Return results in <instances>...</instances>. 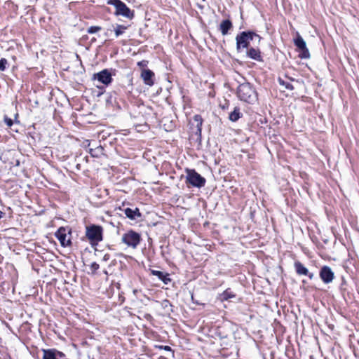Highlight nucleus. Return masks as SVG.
Listing matches in <instances>:
<instances>
[{"mask_svg": "<svg viewBox=\"0 0 359 359\" xmlns=\"http://www.w3.org/2000/svg\"><path fill=\"white\" fill-rule=\"evenodd\" d=\"M237 96L243 102L253 104L257 100V93L252 86L248 83L240 84L237 88Z\"/></svg>", "mask_w": 359, "mask_h": 359, "instance_id": "obj_1", "label": "nucleus"}, {"mask_svg": "<svg viewBox=\"0 0 359 359\" xmlns=\"http://www.w3.org/2000/svg\"><path fill=\"white\" fill-rule=\"evenodd\" d=\"M254 38H257L258 42H260L262 39V37L253 31H244L238 34L236 37L237 51H240L241 48L248 49L250 46V41H252Z\"/></svg>", "mask_w": 359, "mask_h": 359, "instance_id": "obj_2", "label": "nucleus"}, {"mask_svg": "<svg viewBox=\"0 0 359 359\" xmlns=\"http://www.w3.org/2000/svg\"><path fill=\"white\" fill-rule=\"evenodd\" d=\"M103 229L101 226L91 224L86 227V236L92 246L97 245L103 239Z\"/></svg>", "mask_w": 359, "mask_h": 359, "instance_id": "obj_3", "label": "nucleus"}, {"mask_svg": "<svg viewBox=\"0 0 359 359\" xmlns=\"http://www.w3.org/2000/svg\"><path fill=\"white\" fill-rule=\"evenodd\" d=\"M107 4L115 7L116 15H122L128 19H133L134 17V11L130 10L125 3L121 0H109Z\"/></svg>", "mask_w": 359, "mask_h": 359, "instance_id": "obj_4", "label": "nucleus"}, {"mask_svg": "<svg viewBox=\"0 0 359 359\" xmlns=\"http://www.w3.org/2000/svg\"><path fill=\"white\" fill-rule=\"evenodd\" d=\"M121 241L128 247L136 248L141 241V236L137 232L130 230L123 235Z\"/></svg>", "mask_w": 359, "mask_h": 359, "instance_id": "obj_5", "label": "nucleus"}, {"mask_svg": "<svg viewBox=\"0 0 359 359\" xmlns=\"http://www.w3.org/2000/svg\"><path fill=\"white\" fill-rule=\"evenodd\" d=\"M55 237L58 239L60 244L63 247L69 246L71 242V229L69 227H60L55 233Z\"/></svg>", "mask_w": 359, "mask_h": 359, "instance_id": "obj_6", "label": "nucleus"}, {"mask_svg": "<svg viewBox=\"0 0 359 359\" xmlns=\"http://www.w3.org/2000/svg\"><path fill=\"white\" fill-rule=\"evenodd\" d=\"M294 43L300 51L299 57L301 58L306 59L310 57L309 51L306 48V42L299 34H297V37L294 39Z\"/></svg>", "mask_w": 359, "mask_h": 359, "instance_id": "obj_7", "label": "nucleus"}, {"mask_svg": "<svg viewBox=\"0 0 359 359\" xmlns=\"http://www.w3.org/2000/svg\"><path fill=\"white\" fill-rule=\"evenodd\" d=\"M93 79H97L99 82L108 86L112 82V74L108 69H104L98 73L93 74Z\"/></svg>", "mask_w": 359, "mask_h": 359, "instance_id": "obj_8", "label": "nucleus"}, {"mask_svg": "<svg viewBox=\"0 0 359 359\" xmlns=\"http://www.w3.org/2000/svg\"><path fill=\"white\" fill-rule=\"evenodd\" d=\"M319 276L324 283L328 284L334 280V273L330 266H323L320 270Z\"/></svg>", "mask_w": 359, "mask_h": 359, "instance_id": "obj_9", "label": "nucleus"}, {"mask_svg": "<svg viewBox=\"0 0 359 359\" xmlns=\"http://www.w3.org/2000/svg\"><path fill=\"white\" fill-rule=\"evenodd\" d=\"M41 351L43 352V359H65V353L55 348H43Z\"/></svg>", "mask_w": 359, "mask_h": 359, "instance_id": "obj_10", "label": "nucleus"}, {"mask_svg": "<svg viewBox=\"0 0 359 359\" xmlns=\"http://www.w3.org/2000/svg\"><path fill=\"white\" fill-rule=\"evenodd\" d=\"M154 73L149 69H144L141 72L140 77L147 86H152L154 84Z\"/></svg>", "mask_w": 359, "mask_h": 359, "instance_id": "obj_11", "label": "nucleus"}, {"mask_svg": "<svg viewBox=\"0 0 359 359\" xmlns=\"http://www.w3.org/2000/svg\"><path fill=\"white\" fill-rule=\"evenodd\" d=\"M246 55L248 57L259 61L262 62L263 58L261 55V52L259 48H255L253 47L248 48L246 51Z\"/></svg>", "mask_w": 359, "mask_h": 359, "instance_id": "obj_12", "label": "nucleus"}, {"mask_svg": "<svg viewBox=\"0 0 359 359\" xmlns=\"http://www.w3.org/2000/svg\"><path fill=\"white\" fill-rule=\"evenodd\" d=\"M123 211L126 217L132 220H135L137 218H140L142 217V214L137 208H135V209L127 208L124 209Z\"/></svg>", "mask_w": 359, "mask_h": 359, "instance_id": "obj_13", "label": "nucleus"}, {"mask_svg": "<svg viewBox=\"0 0 359 359\" xmlns=\"http://www.w3.org/2000/svg\"><path fill=\"white\" fill-rule=\"evenodd\" d=\"M233 28V24L229 19H226L222 21L219 25V30L222 35H226L229 30Z\"/></svg>", "mask_w": 359, "mask_h": 359, "instance_id": "obj_14", "label": "nucleus"}, {"mask_svg": "<svg viewBox=\"0 0 359 359\" xmlns=\"http://www.w3.org/2000/svg\"><path fill=\"white\" fill-rule=\"evenodd\" d=\"M192 125L196 124V134L201 135V127L203 124V118L201 115L196 114L194 116Z\"/></svg>", "mask_w": 359, "mask_h": 359, "instance_id": "obj_15", "label": "nucleus"}, {"mask_svg": "<svg viewBox=\"0 0 359 359\" xmlns=\"http://www.w3.org/2000/svg\"><path fill=\"white\" fill-rule=\"evenodd\" d=\"M151 274L157 276L158 279L162 280L165 284H168L171 281V279L168 277V274H164L162 271L152 270Z\"/></svg>", "mask_w": 359, "mask_h": 359, "instance_id": "obj_16", "label": "nucleus"}, {"mask_svg": "<svg viewBox=\"0 0 359 359\" xmlns=\"http://www.w3.org/2000/svg\"><path fill=\"white\" fill-rule=\"evenodd\" d=\"M89 154L91 155V156L95 158H100L102 155H104V148L102 146L99 145L96 147L95 148H91L89 149Z\"/></svg>", "mask_w": 359, "mask_h": 359, "instance_id": "obj_17", "label": "nucleus"}, {"mask_svg": "<svg viewBox=\"0 0 359 359\" xmlns=\"http://www.w3.org/2000/svg\"><path fill=\"white\" fill-rule=\"evenodd\" d=\"M294 268L298 275L306 276L309 274V270L299 261L294 262Z\"/></svg>", "mask_w": 359, "mask_h": 359, "instance_id": "obj_18", "label": "nucleus"}, {"mask_svg": "<svg viewBox=\"0 0 359 359\" xmlns=\"http://www.w3.org/2000/svg\"><path fill=\"white\" fill-rule=\"evenodd\" d=\"M187 175L185 180H205L204 177H201L198 173H197L194 170H186Z\"/></svg>", "mask_w": 359, "mask_h": 359, "instance_id": "obj_19", "label": "nucleus"}, {"mask_svg": "<svg viewBox=\"0 0 359 359\" xmlns=\"http://www.w3.org/2000/svg\"><path fill=\"white\" fill-rule=\"evenodd\" d=\"M241 113L240 111V108L235 107L233 111L229 114V118L230 121L235 122L241 118Z\"/></svg>", "mask_w": 359, "mask_h": 359, "instance_id": "obj_20", "label": "nucleus"}, {"mask_svg": "<svg viewBox=\"0 0 359 359\" xmlns=\"http://www.w3.org/2000/svg\"><path fill=\"white\" fill-rule=\"evenodd\" d=\"M235 297L236 294L230 289H227L220 294V299L222 301H228Z\"/></svg>", "mask_w": 359, "mask_h": 359, "instance_id": "obj_21", "label": "nucleus"}, {"mask_svg": "<svg viewBox=\"0 0 359 359\" xmlns=\"http://www.w3.org/2000/svg\"><path fill=\"white\" fill-rule=\"evenodd\" d=\"M187 187L189 188L191 187H195L198 188H201L205 186V183L206 181H186Z\"/></svg>", "mask_w": 359, "mask_h": 359, "instance_id": "obj_22", "label": "nucleus"}, {"mask_svg": "<svg viewBox=\"0 0 359 359\" xmlns=\"http://www.w3.org/2000/svg\"><path fill=\"white\" fill-rule=\"evenodd\" d=\"M126 29H127V27H126L124 25H116V27L114 28L116 36L118 37L120 35H121Z\"/></svg>", "mask_w": 359, "mask_h": 359, "instance_id": "obj_23", "label": "nucleus"}, {"mask_svg": "<svg viewBox=\"0 0 359 359\" xmlns=\"http://www.w3.org/2000/svg\"><path fill=\"white\" fill-rule=\"evenodd\" d=\"M278 81L279 84L280 86H284L286 89L290 90H292L294 89L293 86L290 83L285 81L283 79L279 77Z\"/></svg>", "mask_w": 359, "mask_h": 359, "instance_id": "obj_24", "label": "nucleus"}, {"mask_svg": "<svg viewBox=\"0 0 359 359\" xmlns=\"http://www.w3.org/2000/svg\"><path fill=\"white\" fill-rule=\"evenodd\" d=\"M8 65V60L6 58L0 59V71L4 72L6 69Z\"/></svg>", "mask_w": 359, "mask_h": 359, "instance_id": "obj_25", "label": "nucleus"}, {"mask_svg": "<svg viewBox=\"0 0 359 359\" xmlns=\"http://www.w3.org/2000/svg\"><path fill=\"white\" fill-rule=\"evenodd\" d=\"M100 30H102V27L100 26H91L88 28L87 32L89 34H95Z\"/></svg>", "mask_w": 359, "mask_h": 359, "instance_id": "obj_26", "label": "nucleus"}, {"mask_svg": "<svg viewBox=\"0 0 359 359\" xmlns=\"http://www.w3.org/2000/svg\"><path fill=\"white\" fill-rule=\"evenodd\" d=\"M4 121L8 127H11L13 124V119L8 117V116H6V115H5L4 117Z\"/></svg>", "mask_w": 359, "mask_h": 359, "instance_id": "obj_27", "label": "nucleus"}, {"mask_svg": "<svg viewBox=\"0 0 359 359\" xmlns=\"http://www.w3.org/2000/svg\"><path fill=\"white\" fill-rule=\"evenodd\" d=\"M100 268V265L96 262H93L90 265V269L92 271V273H95L97 270Z\"/></svg>", "mask_w": 359, "mask_h": 359, "instance_id": "obj_28", "label": "nucleus"}, {"mask_svg": "<svg viewBox=\"0 0 359 359\" xmlns=\"http://www.w3.org/2000/svg\"><path fill=\"white\" fill-rule=\"evenodd\" d=\"M156 348H158L159 349L165 350L166 351H172V354L174 353V352L172 351V348L169 346L161 345V346H156Z\"/></svg>", "mask_w": 359, "mask_h": 359, "instance_id": "obj_29", "label": "nucleus"}, {"mask_svg": "<svg viewBox=\"0 0 359 359\" xmlns=\"http://www.w3.org/2000/svg\"><path fill=\"white\" fill-rule=\"evenodd\" d=\"M147 64L148 61L147 60H142L137 62V65L140 67L142 68V69H144L147 66Z\"/></svg>", "mask_w": 359, "mask_h": 359, "instance_id": "obj_30", "label": "nucleus"}, {"mask_svg": "<svg viewBox=\"0 0 359 359\" xmlns=\"http://www.w3.org/2000/svg\"><path fill=\"white\" fill-rule=\"evenodd\" d=\"M162 305H163L164 309H165L167 307H171L172 306L170 301L168 300V299L163 300V302H162Z\"/></svg>", "mask_w": 359, "mask_h": 359, "instance_id": "obj_31", "label": "nucleus"}, {"mask_svg": "<svg viewBox=\"0 0 359 359\" xmlns=\"http://www.w3.org/2000/svg\"><path fill=\"white\" fill-rule=\"evenodd\" d=\"M110 259V255L109 254H105L103 257H102V260L104 262H107L108 260H109Z\"/></svg>", "mask_w": 359, "mask_h": 359, "instance_id": "obj_32", "label": "nucleus"}, {"mask_svg": "<svg viewBox=\"0 0 359 359\" xmlns=\"http://www.w3.org/2000/svg\"><path fill=\"white\" fill-rule=\"evenodd\" d=\"M306 276H309V278L311 280V279H313V277H314V274H313V273H309V274H307Z\"/></svg>", "mask_w": 359, "mask_h": 359, "instance_id": "obj_33", "label": "nucleus"}, {"mask_svg": "<svg viewBox=\"0 0 359 359\" xmlns=\"http://www.w3.org/2000/svg\"><path fill=\"white\" fill-rule=\"evenodd\" d=\"M4 215V213L0 210V219H1Z\"/></svg>", "mask_w": 359, "mask_h": 359, "instance_id": "obj_34", "label": "nucleus"}, {"mask_svg": "<svg viewBox=\"0 0 359 359\" xmlns=\"http://www.w3.org/2000/svg\"><path fill=\"white\" fill-rule=\"evenodd\" d=\"M137 290H133V293H134V294H137Z\"/></svg>", "mask_w": 359, "mask_h": 359, "instance_id": "obj_35", "label": "nucleus"}]
</instances>
